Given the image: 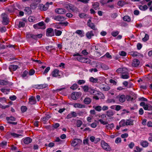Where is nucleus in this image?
<instances>
[{"mask_svg": "<svg viewBox=\"0 0 152 152\" xmlns=\"http://www.w3.org/2000/svg\"><path fill=\"white\" fill-rule=\"evenodd\" d=\"M42 36V34H28L27 35V37L29 38H32L35 40H37L38 38H41Z\"/></svg>", "mask_w": 152, "mask_h": 152, "instance_id": "f257e3e1", "label": "nucleus"}, {"mask_svg": "<svg viewBox=\"0 0 152 152\" xmlns=\"http://www.w3.org/2000/svg\"><path fill=\"white\" fill-rule=\"evenodd\" d=\"M1 17L3 19L2 23L4 25H7L9 23V21L7 18V15L4 13L1 15Z\"/></svg>", "mask_w": 152, "mask_h": 152, "instance_id": "f03ea898", "label": "nucleus"}, {"mask_svg": "<svg viewBox=\"0 0 152 152\" xmlns=\"http://www.w3.org/2000/svg\"><path fill=\"white\" fill-rule=\"evenodd\" d=\"M101 145L102 147L104 149L107 151H110L111 150L110 146L104 141L102 140L101 141Z\"/></svg>", "mask_w": 152, "mask_h": 152, "instance_id": "7ed1b4c3", "label": "nucleus"}, {"mask_svg": "<svg viewBox=\"0 0 152 152\" xmlns=\"http://www.w3.org/2000/svg\"><path fill=\"white\" fill-rule=\"evenodd\" d=\"M49 6V3L47 2L45 5L42 4H39V8L41 10L45 11L48 10Z\"/></svg>", "mask_w": 152, "mask_h": 152, "instance_id": "20e7f679", "label": "nucleus"}, {"mask_svg": "<svg viewBox=\"0 0 152 152\" xmlns=\"http://www.w3.org/2000/svg\"><path fill=\"white\" fill-rule=\"evenodd\" d=\"M77 59L79 61L83 63H90L91 60L88 58H85L81 56H79L77 58Z\"/></svg>", "mask_w": 152, "mask_h": 152, "instance_id": "39448f33", "label": "nucleus"}, {"mask_svg": "<svg viewBox=\"0 0 152 152\" xmlns=\"http://www.w3.org/2000/svg\"><path fill=\"white\" fill-rule=\"evenodd\" d=\"M52 18L55 20L61 22L66 19V18L65 17L60 15L53 16Z\"/></svg>", "mask_w": 152, "mask_h": 152, "instance_id": "423d86ee", "label": "nucleus"}, {"mask_svg": "<svg viewBox=\"0 0 152 152\" xmlns=\"http://www.w3.org/2000/svg\"><path fill=\"white\" fill-rule=\"evenodd\" d=\"M54 35L53 29L52 28H49L47 29L46 35L47 37H52Z\"/></svg>", "mask_w": 152, "mask_h": 152, "instance_id": "0eeeda50", "label": "nucleus"}, {"mask_svg": "<svg viewBox=\"0 0 152 152\" xmlns=\"http://www.w3.org/2000/svg\"><path fill=\"white\" fill-rule=\"evenodd\" d=\"M82 142V140L79 139H75L72 141L71 144L72 146H75Z\"/></svg>", "mask_w": 152, "mask_h": 152, "instance_id": "6e6552de", "label": "nucleus"}, {"mask_svg": "<svg viewBox=\"0 0 152 152\" xmlns=\"http://www.w3.org/2000/svg\"><path fill=\"white\" fill-rule=\"evenodd\" d=\"M116 98L118 99L120 102L123 103L125 101L126 96L124 94H119L116 96Z\"/></svg>", "mask_w": 152, "mask_h": 152, "instance_id": "1a4fd4ad", "label": "nucleus"}, {"mask_svg": "<svg viewBox=\"0 0 152 152\" xmlns=\"http://www.w3.org/2000/svg\"><path fill=\"white\" fill-rule=\"evenodd\" d=\"M81 96V93L79 92L73 93L71 95L72 98L73 100H76L79 96Z\"/></svg>", "mask_w": 152, "mask_h": 152, "instance_id": "9d476101", "label": "nucleus"}, {"mask_svg": "<svg viewBox=\"0 0 152 152\" xmlns=\"http://www.w3.org/2000/svg\"><path fill=\"white\" fill-rule=\"evenodd\" d=\"M99 88L101 89H103L104 91H108L110 89V87L105 84H101L99 86Z\"/></svg>", "mask_w": 152, "mask_h": 152, "instance_id": "9b49d317", "label": "nucleus"}, {"mask_svg": "<svg viewBox=\"0 0 152 152\" xmlns=\"http://www.w3.org/2000/svg\"><path fill=\"white\" fill-rule=\"evenodd\" d=\"M55 11L56 13L60 14H64L66 12L65 10L62 8H57Z\"/></svg>", "mask_w": 152, "mask_h": 152, "instance_id": "f8f14e48", "label": "nucleus"}, {"mask_svg": "<svg viewBox=\"0 0 152 152\" xmlns=\"http://www.w3.org/2000/svg\"><path fill=\"white\" fill-rule=\"evenodd\" d=\"M127 71V69L125 68H120L117 69L116 72L118 73H121L122 74L126 73V72Z\"/></svg>", "mask_w": 152, "mask_h": 152, "instance_id": "ddd939ff", "label": "nucleus"}, {"mask_svg": "<svg viewBox=\"0 0 152 152\" xmlns=\"http://www.w3.org/2000/svg\"><path fill=\"white\" fill-rule=\"evenodd\" d=\"M48 85L47 84H43L39 85H37L35 86L36 88L38 89H42L48 86Z\"/></svg>", "mask_w": 152, "mask_h": 152, "instance_id": "4468645a", "label": "nucleus"}, {"mask_svg": "<svg viewBox=\"0 0 152 152\" xmlns=\"http://www.w3.org/2000/svg\"><path fill=\"white\" fill-rule=\"evenodd\" d=\"M140 63V62L138 59H134L132 61V66L133 67H137L139 65Z\"/></svg>", "mask_w": 152, "mask_h": 152, "instance_id": "2eb2a0df", "label": "nucleus"}, {"mask_svg": "<svg viewBox=\"0 0 152 152\" xmlns=\"http://www.w3.org/2000/svg\"><path fill=\"white\" fill-rule=\"evenodd\" d=\"M86 35L88 39H91L92 37L94 36V34L93 31H91L87 32Z\"/></svg>", "mask_w": 152, "mask_h": 152, "instance_id": "dca6fc26", "label": "nucleus"}, {"mask_svg": "<svg viewBox=\"0 0 152 152\" xmlns=\"http://www.w3.org/2000/svg\"><path fill=\"white\" fill-rule=\"evenodd\" d=\"M59 70L58 69H55L52 72V75L53 77H56L58 76L59 77Z\"/></svg>", "mask_w": 152, "mask_h": 152, "instance_id": "f3484780", "label": "nucleus"}, {"mask_svg": "<svg viewBox=\"0 0 152 152\" xmlns=\"http://www.w3.org/2000/svg\"><path fill=\"white\" fill-rule=\"evenodd\" d=\"M66 7L67 9L70 10L73 12H75L77 10V8L69 5H67Z\"/></svg>", "mask_w": 152, "mask_h": 152, "instance_id": "a211bd4d", "label": "nucleus"}, {"mask_svg": "<svg viewBox=\"0 0 152 152\" xmlns=\"http://www.w3.org/2000/svg\"><path fill=\"white\" fill-rule=\"evenodd\" d=\"M7 136H10L11 135L13 137H18L20 136H21V134H19L14 133H11L10 132H8L7 133Z\"/></svg>", "mask_w": 152, "mask_h": 152, "instance_id": "6ab92c4d", "label": "nucleus"}, {"mask_svg": "<svg viewBox=\"0 0 152 152\" xmlns=\"http://www.w3.org/2000/svg\"><path fill=\"white\" fill-rule=\"evenodd\" d=\"M36 101L35 98L34 96H32L29 99V103L31 104H35Z\"/></svg>", "mask_w": 152, "mask_h": 152, "instance_id": "aec40b11", "label": "nucleus"}, {"mask_svg": "<svg viewBox=\"0 0 152 152\" xmlns=\"http://www.w3.org/2000/svg\"><path fill=\"white\" fill-rule=\"evenodd\" d=\"M130 77L129 74V73L127 72V71L126 72V73L124 74H121V78L126 79L129 78Z\"/></svg>", "mask_w": 152, "mask_h": 152, "instance_id": "412c9836", "label": "nucleus"}, {"mask_svg": "<svg viewBox=\"0 0 152 152\" xmlns=\"http://www.w3.org/2000/svg\"><path fill=\"white\" fill-rule=\"evenodd\" d=\"M32 141V139L29 137H27L25 138L23 142L25 144H28L31 143Z\"/></svg>", "mask_w": 152, "mask_h": 152, "instance_id": "4be33fe9", "label": "nucleus"}, {"mask_svg": "<svg viewBox=\"0 0 152 152\" xmlns=\"http://www.w3.org/2000/svg\"><path fill=\"white\" fill-rule=\"evenodd\" d=\"M143 108L145 110L150 111L152 110V106L150 104H146Z\"/></svg>", "mask_w": 152, "mask_h": 152, "instance_id": "5701e85b", "label": "nucleus"}, {"mask_svg": "<svg viewBox=\"0 0 152 152\" xmlns=\"http://www.w3.org/2000/svg\"><path fill=\"white\" fill-rule=\"evenodd\" d=\"M51 117L49 114H46L45 116L41 118L42 121L44 122L47 121L49 118H50Z\"/></svg>", "mask_w": 152, "mask_h": 152, "instance_id": "b1692460", "label": "nucleus"}, {"mask_svg": "<svg viewBox=\"0 0 152 152\" xmlns=\"http://www.w3.org/2000/svg\"><path fill=\"white\" fill-rule=\"evenodd\" d=\"M74 107L75 108H83L85 107L86 106L84 104H82L80 103H75L74 104Z\"/></svg>", "mask_w": 152, "mask_h": 152, "instance_id": "393cba45", "label": "nucleus"}, {"mask_svg": "<svg viewBox=\"0 0 152 152\" xmlns=\"http://www.w3.org/2000/svg\"><path fill=\"white\" fill-rule=\"evenodd\" d=\"M87 25L89 27L94 30V31H98L97 29L95 27V26L94 23H91Z\"/></svg>", "mask_w": 152, "mask_h": 152, "instance_id": "a878e982", "label": "nucleus"}, {"mask_svg": "<svg viewBox=\"0 0 152 152\" xmlns=\"http://www.w3.org/2000/svg\"><path fill=\"white\" fill-rule=\"evenodd\" d=\"M148 142L146 141H142L140 143V145L144 148L147 147L148 146Z\"/></svg>", "mask_w": 152, "mask_h": 152, "instance_id": "bb28decb", "label": "nucleus"}, {"mask_svg": "<svg viewBox=\"0 0 152 152\" xmlns=\"http://www.w3.org/2000/svg\"><path fill=\"white\" fill-rule=\"evenodd\" d=\"M126 126L131 125L133 124L134 120L131 119H127L126 121Z\"/></svg>", "mask_w": 152, "mask_h": 152, "instance_id": "cd10ccee", "label": "nucleus"}, {"mask_svg": "<svg viewBox=\"0 0 152 152\" xmlns=\"http://www.w3.org/2000/svg\"><path fill=\"white\" fill-rule=\"evenodd\" d=\"M82 89L83 90L84 92L85 93H87L88 92L90 88L91 87H89L87 85H85L82 86L81 87Z\"/></svg>", "mask_w": 152, "mask_h": 152, "instance_id": "c85d7f7f", "label": "nucleus"}, {"mask_svg": "<svg viewBox=\"0 0 152 152\" xmlns=\"http://www.w3.org/2000/svg\"><path fill=\"white\" fill-rule=\"evenodd\" d=\"M18 67V65H12L10 66L9 68L10 70L15 71L17 69Z\"/></svg>", "mask_w": 152, "mask_h": 152, "instance_id": "c756f323", "label": "nucleus"}, {"mask_svg": "<svg viewBox=\"0 0 152 152\" xmlns=\"http://www.w3.org/2000/svg\"><path fill=\"white\" fill-rule=\"evenodd\" d=\"M91 99L90 98L86 97L84 99L83 102L85 104H88L91 102Z\"/></svg>", "mask_w": 152, "mask_h": 152, "instance_id": "7c9ffc66", "label": "nucleus"}, {"mask_svg": "<svg viewBox=\"0 0 152 152\" xmlns=\"http://www.w3.org/2000/svg\"><path fill=\"white\" fill-rule=\"evenodd\" d=\"M139 7L140 10L142 11H145L148 8V7L146 5H144L143 6L140 5L139 6Z\"/></svg>", "mask_w": 152, "mask_h": 152, "instance_id": "2f4dec72", "label": "nucleus"}, {"mask_svg": "<svg viewBox=\"0 0 152 152\" xmlns=\"http://www.w3.org/2000/svg\"><path fill=\"white\" fill-rule=\"evenodd\" d=\"M40 29H45V25L43 21H42L37 23Z\"/></svg>", "mask_w": 152, "mask_h": 152, "instance_id": "473e14b6", "label": "nucleus"}, {"mask_svg": "<svg viewBox=\"0 0 152 152\" xmlns=\"http://www.w3.org/2000/svg\"><path fill=\"white\" fill-rule=\"evenodd\" d=\"M107 116L109 117L111 116H113L114 114V113L112 110H109L107 112Z\"/></svg>", "mask_w": 152, "mask_h": 152, "instance_id": "72a5a7b5", "label": "nucleus"}, {"mask_svg": "<svg viewBox=\"0 0 152 152\" xmlns=\"http://www.w3.org/2000/svg\"><path fill=\"white\" fill-rule=\"evenodd\" d=\"M120 126L122 127L126 125V121L124 119L122 120L119 123Z\"/></svg>", "mask_w": 152, "mask_h": 152, "instance_id": "f704fd0d", "label": "nucleus"}, {"mask_svg": "<svg viewBox=\"0 0 152 152\" xmlns=\"http://www.w3.org/2000/svg\"><path fill=\"white\" fill-rule=\"evenodd\" d=\"M16 118L12 116H11L10 117H7L6 120L8 121H15L16 120Z\"/></svg>", "mask_w": 152, "mask_h": 152, "instance_id": "c9c22d12", "label": "nucleus"}, {"mask_svg": "<svg viewBox=\"0 0 152 152\" xmlns=\"http://www.w3.org/2000/svg\"><path fill=\"white\" fill-rule=\"evenodd\" d=\"M54 32L55 33V35L56 36H60L62 33V32L61 31L56 29H55L54 30Z\"/></svg>", "mask_w": 152, "mask_h": 152, "instance_id": "e433bc0d", "label": "nucleus"}, {"mask_svg": "<svg viewBox=\"0 0 152 152\" xmlns=\"http://www.w3.org/2000/svg\"><path fill=\"white\" fill-rule=\"evenodd\" d=\"M98 80L97 78H94L93 77H91L90 78V81L93 83H98Z\"/></svg>", "mask_w": 152, "mask_h": 152, "instance_id": "4c0bfd02", "label": "nucleus"}, {"mask_svg": "<svg viewBox=\"0 0 152 152\" xmlns=\"http://www.w3.org/2000/svg\"><path fill=\"white\" fill-rule=\"evenodd\" d=\"M45 48L48 51L51 52L52 50H55V49L53 48V46L52 45L48 46L46 47Z\"/></svg>", "mask_w": 152, "mask_h": 152, "instance_id": "58836bf2", "label": "nucleus"}, {"mask_svg": "<svg viewBox=\"0 0 152 152\" xmlns=\"http://www.w3.org/2000/svg\"><path fill=\"white\" fill-rule=\"evenodd\" d=\"M9 83L8 81H6L4 80H0V85H6Z\"/></svg>", "mask_w": 152, "mask_h": 152, "instance_id": "ea45409f", "label": "nucleus"}, {"mask_svg": "<svg viewBox=\"0 0 152 152\" xmlns=\"http://www.w3.org/2000/svg\"><path fill=\"white\" fill-rule=\"evenodd\" d=\"M24 10L25 12H27L28 14H30L31 13V9L29 7H26Z\"/></svg>", "mask_w": 152, "mask_h": 152, "instance_id": "a19ab883", "label": "nucleus"}, {"mask_svg": "<svg viewBox=\"0 0 152 152\" xmlns=\"http://www.w3.org/2000/svg\"><path fill=\"white\" fill-rule=\"evenodd\" d=\"M92 95H94V96L99 95H102L103 96H104L103 94L101 92H99L98 91H96L95 90H94V92Z\"/></svg>", "mask_w": 152, "mask_h": 152, "instance_id": "79ce46f5", "label": "nucleus"}, {"mask_svg": "<svg viewBox=\"0 0 152 152\" xmlns=\"http://www.w3.org/2000/svg\"><path fill=\"white\" fill-rule=\"evenodd\" d=\"M123 19L124 20L127 21L128 22H129L130 21V18L129 16L128 15L124 16L123 18Z\"/></svg>", "mask_w": 152, "mask_h": 152, "instance_id": "37998d69", "label": "nucleus"}, {"mask_svg": "<svg viewBox=\"0 0 152 152\" xmlns=\"http://www.w3.org/2000/svg\"><path fill=\"white\" fill-rule=\"evenodd\" d=\"M93 107L96 111L100 112L102 110V107L100 106H94Z\"/></svg>", "mask_w": 152, "mask_h": 152, "instance_id": "c03bdc74", "label": "nucleus"}, {"mask_svg": "<svg viewBox=\"0 0 152 152\" xmlns=\"http://www.w3.org/2000/svg\"><path fill=\"white\" fill-rule=\"evenodd\" d=\"M125 4V2L123 1H118V5L121 7L123 6Z\"/></svg>", "mask_w": 152, "mask_h": 152, "instance_id": "a18cd8bd", "label": "nucleus"}, {"mask_svg": "<svg viewBox=\"0 0 152 152\" xmlns=\"http://www.w3.org/2000/svg\"><path fill=\"white\" fill-rule=\"evenodd\" d=\"M7 145V142L6 141H2L0 143V147H4V146H6Z\"/></svg>", "mask_w": 152, "mask_h": 152, "instance_id": "49530a36", "label": "nucleus"}, {"mask_svg": "<svg viewBox=\"0 0 152 152\" xmlns=\"http://www.w3.org/2000/svg\"><path fill=\"white\" fill-rule=\"evenodd\" d=\"M28 20L29 22H33L35 20V18L33 16H30L28 17Z\"/></svg>", "mask_w": 152, "mask_h": 152, "instance_id": "de8ad7c7", "label": "nucleus"}, {"mask_svg": "<svg viewBox=\"0 0 152 152\" xmlns=\"http://www.w3.org/2000/svg\"><path fill=\"white\" fill-rule=\"evenodd\" d=\"M114 126V124L113 123H112L110 124H108L106 126V127L107 129H112L113 128Z\"/></svg>", "mask_w": 152, "mask_h": 152, "instance_id": "09e8293b", "label": "nucleus"}, {"mask_svg": "<svg viewBox=\"0 0 152 152\" xmlns=\"http://www.w3.org/2000/svg\"><path fill=\"white\" fill-rule=\"evenodd\" d=\"M82 124L83 122L80 120H78L77 121L76 125L78 127H80Z\"/></svg>", "mask_w": 152, "mask_h": 152, "instance_id": "8fccbe9b", "label": "nucleus"}, {"mask_svg": "<svg viewBox=\"0 0 152 152\" xmlns=\"http://www.w3.org/2000/svg\"><path fill=\"white\" fill-rule=\"evenodd\" d=\"M27 109V107L26 106H22L21 107V111L23 113L26 112Z\"/></svg>", "mask_w": 152, "mask_h": 152, "instance_id": "3c124183", "label": "nucleus"}, {"mask_svg": "<svg viewBox=\"0 0 152 152\" xmlns=\"http://www.w3.org/2000/svg\"><path fill=\"white\" fill-rule=\"evenodd\" d=\"M25 23L22 21H20L19 22L18 27L19 28L23 27L25 26Z\"/></svg>", "mask_w": 152, "mask_h": 152, "instance_id": "603ef678", "label": "nucleus"}, {"mask_svg": "<svg viewBox=\"0 0 152 152\" xmlns=\"http://www.w3.org/2000/svg\"><path fill=\"white\" fill-rule=\"evenodd\" d=\"M148 35L147 34H145V37L142 38V40L143 42H146L148 40Z\"/></svg>", "mask_w": 152, "mask_h": 152, "instance_id": "864d4df0", "label": "nucleus"}, {"mask_svg": "<svg viewBox=\"0 0 152 152\" xmlns=\"http://www.w3.org/2000/svg\"><path fill=\"white\" fill-rule=\"evenodd\" d=\"M85 83V81L83 80H79L77 81V83L79 85L83 84Z\"/></svg>", "mask_w": 152, "mask_h": 152, "instance_id": "5fc2aeb1", "label": "nucleus"}, {"mask_svg": "<svg viewBox=\"0 0 152 152\" xmlns=\"http://www.w3.org/2000/svg\"><path fill=\"white\" fill-rule=\"evenodd\" d=\"M77 88V84L75 83L73 84L71 87L70 88L73 90H75Z\"/></svg>", "mask_w": 152, "mask_h": 152, "instance_id": "6e6d98bb", "label": "nucleus"}, {"mask_svg": "<svg viewBox=\"0 0 152 152\" xmlns=\"http://www.w3.org/2000/svg\"><path fill=\"white\" fill-rule=\"evenodd\" d=\"M101 66V67L104 70H107L109 69L108 66L105 64H102Z\"/></svg>", "mask_w": 152, "mask_h": 152, "instance_id": "4d7b16f0", "label": "nucleus"}, {"mask_svg": "<svg viewBox=\"0 0 152 152\" xmlns=\"http://www.w3.org/2000/svg\"><path fill=\"white\" fill-rule=\"evenodd\" d=\"M94 8L95 10H97L99 7V4L98 3L96 2L94 3L93 5Z\"/></svg>", "mask_w": 152, "mask_h": 152, "instance_id": "13d9d810", "label": "nucleus"}, {"mask_svg": "<svg viewBox=\"0 0 152 152\" xmlns=\"http://www.w3.org/2000/svg\"><path fill=\"white\" fill-rule=\"evenodd\" d=\"M99 121L100 123L103 124V125H107L108 124V122L107 121H104L102 119H100L99 120Z\"/></svg>", "mask_w": 152, "mask_h": 152, "instance_id": "bf43d9fd", "label": "nucleus"}, {"mask_svg": "<svg viewBox=\"0 0 152 152\" xmlns=\"http://www.w3.org/2000/svg\"><path fill=\"white\" fill-rule=\"evenodd\" d=\"M121 138L120 137H117L116 138L115 141V142L116 143H118L121 142Z\"/></svg>", "mask_w": 152, "mask_h": 152, "instance_id": "052dcab7", "label": "nucleus"}, {"mask_svg": "<svg viewBox=\"0 0 152 152\" xmlns=\"http://www.w3.org/2000/svg\"><path fill=\"white\" fill-rule=\"evenodd\" d=\"M136 150H134V151L135 152H140L142 150V149L140 148L138 146H136Z\"/></svg>", "mask_w": 152, "mask_h": 152, "instance_id": "680f3d73", "label": "nucleus"}, {"mask_svg": "<svg viewBox=\"0 0 152 152\" xmlns=\"http://www.w3.org/2000/svg\"><path fill=\"white\" fill-rule=\"evenodd\" d=\"M119 54L120 55L124 56H126V53L124 51H122L120 52Z\"/></svg>", "mask_w": 152, "mask_h": 152, "instance_id": "e2e57ef3", "label": "nucleus"}, {"mask_svg": "<svg viewBox=\"0 0 152 152\" xmlns=\"http://www.w3.org/2000/svg\"><path fill=\"white\" fill-rule=\"evenodd\" d=\"M28 74V72L26 70H25L23 72L22 75V77L23 78L25 77Z\"/></svg>", "mask_w": 152, "mask_h": 152, "instance_id": "0e129e2a", "label": "nucleus"}, {"mask_svg": "<svg viewBox=\"0 0 152 152\" xmlns=\"http://www.w3.org/2000/svg\"><path fill=\"white\" fill-rule=\"evenodd\" d=\"M119 34V32L118 31L113 32L111 33V35L113 37H115L117 36Z\"/></svg>", "mask_w": 152, "mask_h": 152, "instance_id": "69168bd1", "label": "nucleus"}, {"mask_svg": "<svg viewBox=\"0 0 152 152\" xmlns=\"http://www.w3.org/2000/svg\"><path fill=\"white\" fill-rule=\"evenodd\" d=\"M86 15L84 13H80L79 15V17L81 18H85Z\"/></svg>", "mask_w": 152, "mask_h": 152, "instance_id": "338daca9", "label": "nucleus"}, {"mask_svg": "<svg viewBox=\"0 0 152 152\" xmlns=\"http://www.w3.org/2000/svg\"><path fill=\"white\" fill-rule=\"evenodd\" d=\"M35 71L33 69H31L30 70L29 72V75H33L35 73Z\"/></svg>", "mask_w": 152, "mask_h": 152, "instance_id": "774afa93", "label": "nucleus"}]
</instances>
